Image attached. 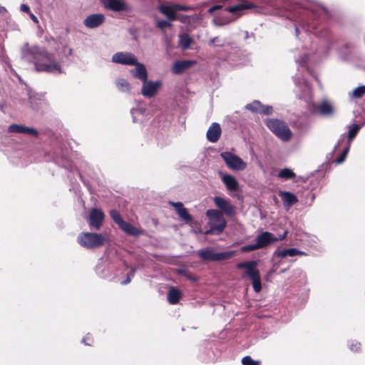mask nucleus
<instances>
[{"mask_svg":"<svg viewBox=\"0 0 365 365\" xmlns=\"http://www.w3.org/2000/svg\"><path fill=\"white\" fill-rule=\"evenodd\" d=\"M21 58L26 61L33 63L35 69L38 72L55 74L63 72L61 63L56 61L52 53L38 46L30 47L26 43L21 48Z\"/></svg>","mask_w":365,"mask_h":365,"instance_id":"nucleus-1","label":"nucleus"},{"mask_svg":"<svg viewBox=\"0 0 365 365\" xmlns=\"http://www.w3.org/2000/svg\"><path fill=\"white\" fill-rule=\"evenodd\" d=\"M78 244L86 249L100 247L108 242L106 235L94 232H82L77 237Z\"/></svg>","mask_w":365,"mask_h":365,"instance_id":"nucleus-2","label":"nucleus"},{"mask_svg":"<svg viewBox=\"0 0 365 365\" xmlns=\"http://www.w3.org/2000/svg\"><path fill=\"white\" fill-rule=\"evenodd\" d=\"M206 216L209 220L210 229L207 230L205 234H221L227 225L222 213L217 210H208L206 212Z\"/></svg>","mask_w":365,"mask_h":365,"instance_id":"nucleus-3","label":"nucleus"},{"mask_svg":"<svg viewBox=\"0 0 365 365\" xmlns=\"http://www.w3.org/2000/svg\"><path fill=\"white\" fill-rule=\"evenodd\" d=\"M257 261H248L237 264V267L245 269V274L252 280L254 290L256 292H259L262 289V285L260 275L257 269Z\"/></svg>","mask_w":365,"mask_h":365,"instance_id":"nucleus-4","label":"nucleus"},{"mask_svg":"<svg viewBox=\"0 0 365 365\" xmlns=\"http://www.w3.org/2000/svg\"><path fill=\"white\" fill-rule=\"evenodd\" d=\"M269 129L283 141H288L292 137V132L285 123L276 119L267 121Z\"/></svg>","mask_w":365,"mask_h":365,"instance_id":"nucleus-5","label":"nucleus"},{"mask_svg":"<svg viewBox=\"0 0 365 365\" xmlns=\"http://www.w3.org/2000/svg\"><path fill=\"white\" fill-rule=\"evenodd\" d=\"M235 254V251L215 252L210 248L202 249L197 251V255L201 259L208 261H221L227 259Z\"/></svg>","mask_w":365,"mask_h":365,"instance_id":"nucleus-6","label":"nucleus"},{"mask_svg":"<svg viewBox=\"0 0 365 365\" xmlns=\"http://www.w3.org/2000/svg\"><path fill=\"white\" fill-rule=\"evenodd\" d=\"M220 156L225 160L227 166L231 170H244L247 168V163L239 156L230 152H222Z\"/></svg>","mask_w":365,"mask_h":365,"instance_id":"nucleus-7","label":"nucleus"},{"mask_svg":"<svg viewBox=\"0 0 365 365\" xmlns=\"http://www.w3.org/2000/svg\"><path fill=\"white\" fill-rule=\"evenodd\" d=\"M161 86L162 82L160 81H152L146 79L145 81H143L141 93L147 98L153 97L158 93Z\"/></svg>","mask_w":365,"mask_h":365,"instance_id":"nucleus-8","label":"nucleus"},{"mask_svg":"<svg viewBox=\"0 0 365 365\" xmlns=\"http://www.w3.org/2000/svg\"><path fill=\"white\" fill-rule=\"evenodd\" d=\"M137 60L135 56L129 52H118L112 56V61L113 63L127 66L136 64Z\"/></svg>","mask_w":365,"mask_h":365,"instance_id":"nucleus-9","label":"nucleus"},{"mask_svg":"<svg viewBox=\"0 0 365 365\" xmlns=\"http://www.w3.org/2000/svg\"><path fill=\"white\" fill-rule=\"evenodd\" d=\"M214 202L215 205L226 215L230 217L235 215L236 208L229 200L221 197H215Z\"/></svg>","mask_w":365,"mask_h":365,"instance_id":"nucleus-10","label":"nucleus"},{"mask_svg":"<svg viewBox=\"0 0 365 365\" xmlns=\"http://www.w3.org/2000/svg\"><path fill=\"white\" fill-rule=\"evenodd\" d=\"M104 214L101 210L93 208L91 210L88 224L91 227L99 230L104 220Z\"/></svg>","mask_w":365,"mask_h":365,"instance_id":"nucleus-11","label":"nucleus"},{"mask_svg":"<svg viewBox=\"0 0 365 365\" xmlns=\"http://www.w3.org/2000/svg\"><path fill=\"white\" fill-rule=\"evenodd\" d=\"M106 20V17L102 14H93L88 15L84 20L83 24L88 29H95L101 26Z\"/></svg>","mask_w":365,"mask_h":365,"instance_id":"nucleus-12","label":"nucleus"},{"mask_svg":"<svg viewBox=\"0 0 365 365\" xmlns=\"http://www.w3.org/2000/svg\"><path fill=\"white\" fill-rule=\"evenodd\" d=\"M277 241H278L277 237L269 232H263L256 238V244L258 249L266 247Z\"/></svg>","mask_w":365,"mask_h":365,"instance_id":"nucleus-13","label":"nucleus"},{"mask_svg":"<svg viewBox=\"0 0 365 365\" xmlns=\"http://www.w3.org/2000/svg\"><path fill=\"white\" fill-rule=\"evenodd\" d=\"M245 108L252 112H257L264 115L272 113V108L269 106H263L258 101H255L251 103L247 104Z\"/></svg>","mask_w":365,"mask_h":365,"instance_id":"nucleus-14","label":"nucleus"},{"mask_svg":"<svg viewBox=\"0 0 365 365\" xmlns=\"http://www.w3.org/2000/svg\"><path fill=\"white\" fill-rule=\"evenodd\" d=\"M103 6L113 11H121L126 9V4L123 0H101Z\"/></svg>","mask_w":365,"mask_h":365,"instance_id":"nucleus-15","label":"nucleus"},{"mask_svg":"<svg viewBox=\"0 0 365 365\" xmlns=\"http://www.w3.org/2000/svg\"><path fill=\"white\" fill-rule=\"evenodd\" d=\"M159 11L166 16L170 21L177 20L175 4H165L159 6Z\"/></svg>","mask_w":365,"mask_h":365,"instance_id":"nucleus-16","label":"nucleus"},{"mask_svg":"<svg viewBox=\"0 0 365 365\" xmlns=\"http://www.w3.org/2000/svg\"><path fill=\"white\" fill-rule=\"evenodd\" d=\"M133 66H135V68L130 70V73L134 78L140 80L142 82L148 79V72L145 66L143 63L137 61L136 64Z\"/></svg>","mask_w":365,"mask_h":365,"instance_id":"nucleus-17","label":"nucleus"},{"mask_svg":"<svg viewBox=\"0 0 365 365\" xmlns=\"http://www.w3.org/2000/svg\"><path fill=\"white\" fill-rule=\"evenodd\" d=\"M221 135V128L217 123H213L207 132V140L211 143L217 142Z\"/></svg>","mask_w":365,"mask_h":365,"instance_id":"nucleus-18","label":"nucleus"},{"mask_svg":"<svg viewBox=\"0 0 365 365\" xmlns=\"http://www.w3.org/2000/svg\"><path fill=\"white\" fill-rule=\"evenodd\" d=\"M221 179L229 191H237L239 183L236 178L230 174H222Z\"/></svg>","mask_w":365,"mask_h":365,"instance_id":"nucleus-19","label":"nucleus"},{"mask_svg":"<svg viewBox=\"0 0 365 365\" xmlns=\"http://www.w3.org/2000/svg\"><path fill=\"white\" fill-rule=\"evenodd\" d=\"M195 63L193 61H178L173 63L172 66V72L175 74L182 73L184 71L190 68Z\"/></svg>","mask_w":365,"mask_h":365,"instance_id":"nucleus-20","label":"nucleus"},{"mask_svg":"<svg viewBox=\"0 0 365 365\" xmlns=\"http://www.w3.org/2000/svg\"><path fill=\"white\" fill-rule=\"evenodd\" d=\"M274 255L277 257L285 258L287 257H294L296 255H306V253L296 248H290L282 250H277L274 252Z\"/></svg>","mask_w":365,"mask_h":365,"instance_id":"nucleus-21","label":"nucleus"},{"mask_svg":"<svg viewBox=\"0 0 365 365\" xmlns=\"http://www.w3.org/2000/svg\"><path fill=\"white\" fill-rule=\"evenodd\" d=\"M279 195L287 208H289L298 201L297 197L290 192L280 191Z\"/></svg>","mask_w":365,"mask_h":365,"instance_id":"nucleus-22","label":"nucleus"},{"mask_svg":"<svg viewBox=\"0 0 365 365\" xmlns=\"http://www.w3.org/2000/svg\"><path fill=\"white\" fill-rule=\"evenodd\" d=\"M8 130L11 133H26L32 135H36L38 134L37 131L31 128L24 127L17 124L10 125Z\"/></svg>","mask_w":365,"mask_h":365,"instance_id":"nucleus-23","label":"nucleus"},{"mask_svg":"<svg viewBox=\"0 0 365 365\" xmlns=\"http://www.w3.org/2000/svg\"><path fill=\"white\" fill-rule=\"evenodd\" d=\"M319 113L322 115H331L334 113V106L327 101H323L317 106Z\"/></svg>","mask_w":365,"mask_h":365,"instance_id":"nucleus-24","label":"nucleus"},{"mask_svg":"<svg viewBox=\"0 0 365 365\" xmlns=\"http://www.w3.org/2000/svg\"><path fill=\"white\" fill-rule=\"evenodd\" d=\"M115 86L118 91L123 93H130L132 88L130 83L123 78H117Z\"/></svg>","mask_w":365,"mask_h":365,"instance_id":"nucleus-25","label":"nucleus"},{"mask_svg":"<svg viewBox=\"0 0 365 365\" xmlns=\"http://www.w3.org/2000/svg\"><path fill=\"white\" fill-rule=\"evenodd\" d=\"M180 297L181 293L178 289L172 287L169 290L168 294V299L171 304H177L179 302Z\"/></svg>","mask_w":365,"mask_h":365,"instance_id":"nucleus-26","label":"nucleus"},{"mask_svg":"<svg viewBox=\"0 0 365 365\" xmlns=\"http://www.w3.org/2000/svg\"><path fill=\"white\" fill-rule=\"evenodd\" d=\"M120 227L127 234L132 236H137L140 235V232L134 226L130 225L128 222H123L122 225H120Z\"/></svg>","mask_w":365,"mask_h":365,"instance_id":"nucleus-27","label":"nucleus"},{"mask_svg":"<svg viewBox=\"0 0 365 365\" xmlns=\"http://www.w3.org/2000/svg\"><path fill=\"white\" fill-rule=\"evenodd\" d=\"M277 176L281 179L289 180L294 178L296 175L291 169L284 168L279 172Z\"/></svg>","mask_w":365,"mask_h":365,"instance_id":"nucleus-28","label":"nucleus"},{"mask_svg":"<svg viewBox=\"0 0 365 365\" xmlns=\"http://www.w3.org/2000/svg\"><path fill=\"white\" fill-rule=\"evenodd\" d=\"M192 39L187 34H182L179 36V44L183 49H187L190 47Z\"/></svg>","mask_w":365,"mask_h":365,"instance_id":"nucleus-29","label":"nucleus"},{"mask_svg":"<svg viewBox=\"0 0 365 365\" xmlns=\"http://www.w3.org/2000/svg\"><path fill=\"white\" fill-rule=\"evenodd\" d=\"M299 98H304L307 102L311 100V88L308 83L305 81H303L302 93L299 96Z\"/></svg>","mask_w":365,"mask_h":365,"instance_id":"nucleus-30","label":"nucleus"},{"mask_svg":"<svg viewBox=\"0 0 365 365\" xmlns=\"http://www.w3.org/2000/svg\"><path fill=\"white\" fill-rule=\"evenodd\" d=\"M361 126L359 125L354 124L349 126L348 141L351 144L352 140L355 138L357 133L360 130Z\"/></svg>","mask_w":365,"mask_h":365,"instance_id":"nucleus-31","label":"nucleus"},{"mask_svg":"<svg viewBox=\"0 0 365 365\" xmlns=\"http://www.w3.org/2000/svg\"><path fill=\"white\" fill-rule=\"evenodd\" d=\"M365 94V86H361L356 88L350 94L353 98H360Z\"/></svg>","mask_w":365,"mask_h":365,"instance_id":"nucleus-32","label":"nucleus"},{"mask_svg":"<svg viewBox=\"0 0 365 365\" xmlns=\"http://www.w3.org/2000/svg\"><path fill=\"white\" fill-rule=\"evenodd\" d=\"M178 214L182 220L186 222H189L192 220L191 215L188 213L187 209L184 207L178 210Z\"/></svg>","mask_w":365,"mask_h":365,"instance_id":"nucleus-33","label":"nucleus"},{"mask_svg":"<svg viewBox=\"0 0 365 365\" xmlns=\"http://www.w3.org/2000/svg\"><path fill=\"white\" fill-rule=\"evenodd\" d=\"M110 215L111 218L119 225V227L124 222L122 220V218H121L120 214L118 213V212H117L116 210H111L110 212Z\"/></svg>","mask_w":365,"mask_h":365,"instance_id":"nucleus-34","label":"nucleus"},{"mask_svg":"<svg viewBox=\"0 0 365 365\" xmlns=\"http://www.w3.org/2000/svg\"><path fill=\"white\" fill-rule=\"evenodd\" d=\"M249 8H250V6H247L244 5V4H239V5H237V6L227 7V11L230 12V13H235V12H237L238 11H241L242 9H249Z\"/></svg>","mask_w":365,"mask_h":365,"instance_id":"nucleus-35","label":"nucleus"},{"mask_svg":"<svg viewBox=\"0 0 365 365\" xmlns=\"http://www.w3.org/2000/svg\"><path fill=\"white\" fill-rule=\"evenodd\" d=\"M172 21H170L169 19L168 20H158L157 21V26L160 29H165L167 27L172 26Z\"/></svg>","mask_w":365,"mask_h":365,"instance_id":"nucleus-36","label":"nucleus"},{"mask_svg":"<svg viewBox=\"0 0 365 365\" xmlns=\"http://www.w3.org/2000/svg\"><path fill=\"white\" fill-rule=\"evenodd\" d=\"M242 363L243 365H259V362L258 361H254L250 356H245L242 359Z\"/></svg>","mask_w":365,"mask_h":365,"instance_id":"nucleus-37","label":"nucleus"},{"mask_svg":"<svg viewBox=\"0 0 365 365\" xmlns=\"http://www.w3.org/2000/svg\"><path fill=\"white\" fill-rule=\"evenodd\" d=\"M256 250H259L257 246L256 242L255 244H250V245H247L242 246L240 248V250L242 252H251V251Z\"/></svg>","mask_w":365,"mask_h":365,"instance_id":"nucleus-38","label":"nucleus"},{"mask_svg":"<svg viewBox=\"0 0 365 365\" xmlns=\"http://www.w3.org/2000/svg\"><path fill=\"white\" fill-rule=\"evenodd\" d=\"M349 348L353 351H358L360 349V344L358 342L351 341L349 344Z\"/></svg>","mask_w":365,"mask_h":365,"instance_id":"nucleus-39","label":"nucleus"},{"mask_svg":"<svg viewBox=\"0 0 365 365\" xmlns=\"http://www.w3.org/2000/svg\"><path fill=\"white\" fill-rule=\"evenodd\" d=\"M61 49L63 54L66 56H71L72 54V49L67 47L66 46L61 45Z\"/></svg>","mask_w":365,"mask_h":365,"instance_id":"nucleus-40","label":"nucleus"},{"mask_svg":"<svg viewBox=\"0 0 365 365\" xmlns=\"http://www.w3.org/2000/svg\"><path fill=\"white\" fill-rule=\"evenodd\" d=\"M175 6H176V10L177 11H189L191 9L190 7L189 6H183V5H180V4H175Z\"/></svg>","mask_w":365,"mask_h":365,"instance_id":"nucleus-41","label":"nucleus"},{"mask_svg":"<svg viewBox=\"0 0 365 365\" xmlns=\"http://www.w3.org/2000/svg\"><path fill=\"white\" fill-rule=\"evenodd\" d=\"M170 204L174 207L177 212L183 207V205L181 202H170Z\"/></svg>","mask_w":365,"mask_h":365,"instance_id":"nucleus-42","label":"nucleus"},{"mask_svg":"<svg viewBox=\"0 0 365 365\" xmlns=\"http://www.w3.org/2000/svg\"><path fill=\"white\" fill-rule=\"evenodd\" d=\"M307 59V55H304V56L302 58V59H298V58H297V59L296 60V62H297L299 65H300V66H303V65L306 63Z\"/></svg>","mask_w":365,"mask_h":365,"instance_id":"nucleus-43","label":"nucleus"},{"mask_svg":"<svg viewBox=\"0 0 365 365\" xmlns=\"http://www.w3.org/2000/svg\"><path fill=\"white\" fill-rule=\"evenodd\" d=\"M346 155H344L343 153L336 159L335 163L336 164H340L343 163L346 158Z\"/></svg>","mask_w":365,"mask_h":365,"instance_id":"nucleus-44","label":"nucleus"},{"mask_svg":"<svg viewBox=\"0 0 365 365\" xmlns=\"http://www.w3.org/2000/svg\"><path fill=\"white\" fill-rule=\"evenodd\" d=\"M20 9H21V11L26 12L28 14L30 13V9L26 4H21V6H20Z\"/></svg>","mask_w":365,"mask_h":365,"instance_id":"nucleus-45","label":"nucleus"},{"mask_svg":"<svg viewBox=\"0 0 365 365\" xmlns=\"http://www.w3.org/2000/svg\"><path fill=\"white\" fill-rule=\"evenodd\" d=\"M188 18L189 17L187 16H178L177 20H179L182 23H186Z\"/></svg>","mask_w":365,"mask_h":365,"instance_id":"nucleus-46","label":"nucleus"},{"mask_svg":"<svg viewBox=\"0 0 365 365\" xmlns=\"http://www.w3.org/2000/svg\"><path fill=\"white\" fill-rule=\"evenodd\" d=\"M222 8V6H220V5H215V6H213L212 7H211L210 9H209V12L210 13H212L215 10H218V9H220Z\"/></svg>","mask_w":365,"mask_h":365,"instance_id":"nucleus-47","label":"nucleus"},{"mask_svg":"<svg viewBox=\"0 0 365 365\" xmlns=\"http://www.w3.org/2000/svg\"><path fill=\"white\" fill-rule=\"evenodd\" d=\"M29 16L34 22H38L37 17L34 14H33L32 13H29Z\"/></svg>","mask_w":365,"mask_h":365,"instance_id":"nucleus-48","label":"nucleus"},{"mask_svg":"<svg viewBox=\"0 0 365 365\" xmlns=\"http://www.w3.org/2000/svg\"><path fill=\"white\" fill-rule=\"evenodd\" d=\"M136 112H140V113H142V110H138V109H132L131 110V114L133 115H134L135 113ZM133 121L135 122V118L134 116H133Z\"/></svg>","mask_w":365,"mask_h":365,"instance_id":"nucleus-49","label":"nucleus"},{"mask_svg":"<svg viewBox=\"0 0 365 365\" xmlns=\"http://www.w3.org/2000/svg\"><path fill=\"white\" fill-rule=\"evenodd\" d=\"M213 22L214 24L216 25V26H222L224 25L225 23H222V22H220L219 20L217 19H215L213 20Z\"/></svg>","mask_w":365,"mask_h":365,"instance_id":"nucleus-50","label":"nucleus"},{"mask_svg":"<svg viewBox=\"0 0 365 365\" xmlns=\"http://www.w3.org/2000/svg\"><path fill=\"white\" fill-rule=\"evenodd\" d=\"M349 148H350V144L348 142V145L347 147L343 151V154L345 155H347L348 153H349Z\"/></svg>","mask_w":365,"mask_h":365,"instance_id":"nucleus-51","label":"nucleus"},{"mask_svg":"<svg viewBox=\"0 0 365 365\" xmlns=\"http://www.w3.org/2000/svg\"><path fill=\"white\" fill-rule=\"evenodd\" d=\"M287 234V231H285V232H284V234H283V235H280V236L279 237V238H277V239H278V240H284V239L286 237Z\"/></svg>","mask_w":365,"mask_h":365,"instance_id":"nucleus-52","label":"nucleus"},{"mask_svg":"<svg viewBox=\"0 0 365 365\" xmlns=\"http://www.w3.org/2000/svg\"><path fill=\"white\" fill-rule=\"evenodd\" d=\"M131 278H130V275H128L127 279L123 282V284H128L130 282Z\"/></svg>","mask_w":365,"mask_h":365,"instance_id":"nucleus-53","label":"nucleus"},{"mask_svg":"<svg viewBox=\"0 0 365 365\" xmlns=\"http://www.w3.org/2000/svg\"><path fill=\"white\" fill-rule=\"evenodd\" d=\"M89 337L87 336L84 339H83L82 342L85 343L86 345H91V344L86 342V340H88Z\"/></svg>","mask_w":365,"mask_h":365,"instance_id":"nucleus-54","label":"nucleus"},{"mask_svg":"<svg viewBox=\"0 0 365 365\" xmlns=\"http://www.w3.org/2000/svg\"><path fill=\"white\" fill-rule=\"evenodd\" d=\"M217 39V38H214L211 39L210 43L212 45H214Z\"/></svg>","mask_w":365,"mask_h":365,"instance_id":"nucleus-55","label":"nucleus"},{"mask_svg":"<svg viewBox=\"0 0 365 365\" xmlns=\"http://www.w3.org/2000/svg\"><path fill=\"white\" fill-rule=\"evenodd\" d=\"M135 273V269H132L130 272L128 274L130 275V278L133 277Z\"/></svg>","mask_w":365,"mask_h":365,"instance_id":"nucleus-56","label":"nucleus"},{"mask_svg":"<svg viewBox=\"0 0 365 365\" xmlns=\"http://www.w3.org/2000/svg\"><path fill=\"white\" fill-rule=\"evenodd\" d=\"M6 11V9L1 6H0V14Z\"/></svg>","mask_w":365,"mask_h":365,"instance_id":"nucleus-57","label":"nucleus"},{"mask_svg":"<svg viewBox=\"0 0 365 365\" xmlns=\"http://www.w3.org/2000/svg\"><path fill=\"white\" fill-rule=\"evenodd\" d=\"M299 29L298 28H296V34H298Z\"/></svg>","mask_w":365,"mask_h":365,"instance_id":"nucleus-58","label":"nucleus"}]
</instances>
